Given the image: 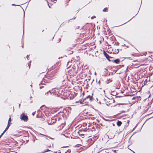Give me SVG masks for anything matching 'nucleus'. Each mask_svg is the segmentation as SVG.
Segmentation results:
<instances>
[{
    "label": "nucleus",
    "instance_id": "1",
    "mask_svg": "<svg viewBox=\"0 0 153 153\" xmlns=\"http://www.w3.org/2000/svg\"><path fill=\"white\" fill-rule=\"evenodd\" d=\"M103 54L108 61H110V59H113V58L110 56L105 51L103 50Z\"/></svg>",
    "mask_w": 153,
    "mask_h": 153
},
{
    "label": "nucleus",
    "instance_id": "2",
    "mask_svg": "<svg viewBox=\"0 0 153 153\" xmlns=\"http://www.w3.org/2000/svg\"><path fill=\"white\" fill-rule=\"evenodd\" d=\"M21 119L25 121H27L28 119V117L26 115H25L24 114H22L21 115Z\"/></svg>",
    "mask_w": 153,
    "mask_h": 153
},
{
    "label": "nucleus",
    "instance_id": "3",
    "mask_svg": "<svg viewBox=\"0 0 153 153\" xmlns=\"http://www.w3.org/2000/svg\"><path fill=\"white\" fill-rule=\"evenodd\" d=\"M104 80L107 83H109L112 81V79L110 77H105Z\"/></svg>",
    "mask_w": 153,
    "mask_h": 153
},
{
    "label": "nucleus",
    "instance_id": "4",
    "mask_svg": "<svg viewBox=\"0 0 153 153\" xmlns=\"http://www.w3.org/2000/svg\"><path fill=\"white\" fill-rule=\"evenodd\" d=\"M90 73L91 74V73L90 71L85 73V72L83 73L82 75V76H91L90 75H89ZM90 75H91V74H90Z\"/></svg>",
    "mask_w": 153,
    "mask_h": 153
},
{
    "label": "nucleus",
    "instance_id": "5",
    "mask_svg": "<svg viewBox=\"0 0 153 153\" xmlns=\"http://www.w3.org/2000/svg\"><path fill=\"white\" fill-rule=\"evenodd\" d=\"M66 75L68 76V75L70 76H75L74 74L73 73H72V71H68V73H66Z\"/></svg>",
    "mask_w": 153,
    "mask_h": 153
},
{
    "label": "nucleus",
    "instance_id": "6",
    "mask_svg": "<svg viewBox=\"0 0 153 153\" xmlns=\"http://www.w3.org/2000/svg\"><path fill=\"white\" fill-rule=\"evenodd\" d=\"M112 62L116 64H119L120 62V60L119 59H117L115 60L113 59Z\"/></svg>",
    "mask_w": 153,
    "mask_h": 153
},
{
    "label": "nucleus",
    "instance_id": "7",
    "mask_svg": "<svg viewBox=\"0 0 153 153\" xmlns=\"http://www.w3.org/2000/svg\"><path fill=\"white\" fill-rule=\"evenodd\" d=\"M117 125L119 126H120L122 124V122L120 121H118L117 122Z\"/></svg>",
    "mask_w": 153,
    "mask_h": 153
},
{
    "label": "nucleus",
    "instance_id": "8",
    "mask_svg": "<svg viewBox=\"0 0 153 153\" xmlns=\"http://www.w3.org/2000/svg\"><path fill=\"white\" fill-rule=\"evenodd\" d=\"M78 68V65H73L72 68L74 69L75 70V71H76V68Z\"/></svg>",
    "mask_w": 153,
    "mask_h": 153
},
{
    "label": "nucleus",
    "instance_id": "9",
    "mask_svg": "<svg viewBox=\"0 0 153 153\" xmlns=\"http://www.w3.org/2000/svg\"><path fill=\"white\" fill-rule=\"evenodd\" d=\"M103 11L104 12H107L108 11V8L105 7L103 10Z\"/></svg>",
    "mask_w": 153,
    "mask_h": 153
},
{
    "label": "nucleus",
    "instance_id": "10",
    "mask_svg": "<svg viewBox=\"0 0 153 153\" xmlns=\"http://www.w3.org/2000/svg\"><path fill=\"white\" fill-rule=\"evenodd\" d=\"M76 18V17H74L73 18H72V19H69L68 20V22H70V20H71V19H75Z\"/></svg>",
    "mask_w": 153,
    "mask_h": 153
},
{
    "label": "nucleus",
    "instance_id": "11",
    "mask_svg": "<svg viewBox=\"0 0 153 153\" xmlns=\"http://www.w3.org/2000/svg\"><path fill=\"white\" fill-rule=\"evenodd\" d=\"M7 130H6L5 129L4 131H3V132L1 134V135L0 136V138L1 137V136L3 135V134Z\"/></svg>",
    "mask_w": 153,
    "mask_h": 153
},
{
    "label": "nucleus",
    "instance_id": "12",
    "mask_svg": "<svg viewBox=\"0 0 153 153\" xmlns=\"http://www.w3.org/2000/svg\"><path fill=\"white\" fill-rule=\"evenodd\" d=\"M91 97L90 96H88L87 97V98L88 99V98H89V100H91Z\"/></svg>",
    "mask_w": 153,
    "mask_h": 153
},
{
    "label": "nucleus",
    "instance_id": "13",
    "mask_svg": "<svg viewBox=\"0 0 153 153\" xmlns=\"http://www.w3.org/2000/svg\"><path fill=\"white\" fill-rule=\"evenodd\" d=\"M10 126L9 124H8L7 126V127L5 129L6 130H7L8 128H9V127Z\"/></svg>",
    "mask_w": 153,
    "mask_h": 153
},
{
    "label": "nucleus",
    "instance_id": "14",
    "mask_svg": "<svg viewBox=\"0 0 153 153\" xmlns=\"http://www.w3.org/2000/svg\"><path fill=\"white\" fill-rule=\"evenodd\" d=\"M119 52V49H117L116 50V53H115V54L118 53Z\"/></svg>",
    "mask_w": 153,
    "mask_h": 153
},
{
    "label": "nucleus",
    "instance_id": "15",
    "mask_svg": "<svg viewBox=\"0 0 153 153\" xmlns=\"http://www.w3.org/2000/svg\"><path fill=\"white\" fill-rule=\"evenodd\" d=\"M31 62V61H30V62L29 63H28V65L29 66V68H30V62Z\"/></svg>",
    "mask_w": 153,
    "mask_h": 153
},
{
    "label": "nucleus",
    "instance_id": "16",
    "mask_svg": "<svg viewBox=\"0 0 153 153\" xmlns=\"http://www.w3.org/2000/svg\"><path fill=\"white\" fill-rule=\"evenodd\" d=\"M10 122H11V118L10 117L9 119V120H8V124H9V123H10Z\"/></svg>",
    "mask_w": 153,
    "mask_h": 153
},
{
    "label": "nucleus",
    "instance_id": "17",
    "mask_svg": "<svg viewBox=\"0 0 153 153\" xmlns=\"http://www.w3.org/2000/svg\"><path fill=\"white\" fill-rule=\"evenodd\" d=\"M134 17V16L133 17ZM133 18V17L132 18H131L129 20H128V21H127V22H126V23H124V24H122V25H123V24H125V23H127V22H129V21H130V20H131V19Z\"/></svg>",
    "mask_w": 153,
    "mask_h": 153
},
{
    "label": "nucleus",
    "instance_id": "18",
    "mask_svg": "<svg viewBox=\"0 0 153 153\" xmlns=\"http://www.w3.org/2000/svg\"><path fill=\"white\" fill-rule=\"evenodd\" d=\"M43 74L44 73L45 74H43V75H42V76H46V75L45 74V72H43Z\"/></svg>",
    "mask_w": 153,
    "mask_h": 153
},
{
    "label": "nucleus",
    "instance_id": "19",
    "mask_svg": "<svg viewBox=\"0 0 153 153\" xmlns=\"http://www.w3.org/2000/svg\"><path fill=\"white\" fill-rule=\"evenodd\" d=\"M96 17L95 16H93L91 17V19H93V18H95Z\"/></svg>",
    "mask_w": 153,
    "mask_h": 153
},
{
    "label": "nucleus",
    "instance_id": "20",
    "mask_svg": "<svg viewBox=\"0 0 153 153\" xmlns=\"http://www.w3.org/2000/svg\"><path fill=\"white\" fill-rule=\"evenodd\" d=\"M119 44V43L118 42H117L116 43V45H118Z\"/></svg>",
    "mask_w": 153,
    "mask_h": 153
},
{
    "label": "nucleus",
    "instance_id": "21",
    "mask_svg": "<svg viewBox=\"0 0 153 153\" xmlns=\"http://www.w3.org/2000/svg\"><path fill=\"white\" fill-rule=\"evenodd\" d=\"M80 103L81 104H83L84 103H83L82 101V100H81L80 101Z\"/></svg>",
    "mask_w": 153,
    "mask_h": 153
},
{
    "label": "nucleus",
    "instance_id": "22",
    "mask_svg": "<svg viewBox=\"0 0 153 153\" xmlns=\"http://www.w3.org/2000/svg\"><path fill=\"white\" fill-rule=\"evenodd\" d=\"M12 6H14V5H16V6H19L20 5H16L15 4H13L12 5Z\"/></svg>",
    "mask_w": 153,
    "mask_h": 153
},
{
    "label": "nucleus",
    "instance_id": "23",
    "mask_svg": "<svg viewBox=\"0 0 153 153\" xmlns=\"http://www.w3.org/2000/svg\"><path fill=\"white\" fill-rule=\"evenodd\" d=\"M48 151H49L48 149H47V150H45V151H44V152H48Z\"/></svg>",
    "mask_w": 153,
    "mask_h": 153
},
{
    "label": "nucleus",
    "instance_id": "24",
    "mask_svg": "<svg viewBox=\"0 0 153 153\" xmlns=\"http://www.w3.org/2000/svg\"><path fill=\"white\" fill-rule=\"evenodd\" d=\"M29 56L28 55H27L26 56V57L27 58V59H28V57H29Z\"/></svg>",
    "mask_w": 153,
    "mask_h": 153
},
{
    "label": "nucleus",
    "instance_id": "25",
    "mask_svg": "<svg viewBox=\"0 0 153 153\" xmlns=\"http://www.w3.org/2000/svg\"><path fill=\"white\" fill-rule=\"evenodd\" d=\"M59 41L58 42H60V40H61V39L60 38H59Z\"/></svg>",
    "mask_w": 153,
    "mask_h": 153
},
{
    "label": "nucleus",
    "instance_id": "26",
    "mask_svg": "<svg viewBox=\"0 0 153 153\" xmlns=\"http://www.w3.org/2000/svg\"><path fill=\"white\" fill-rule=\"evenodd\" d=\"M63 23H64V22L62 23L61 25H64V24H63Z\"/></svg>",
    "mask_w": 153,
    "mask_h": 153
},
{
    "label": "nucleus",
    "instance_id": "27",
    "mask_svg": "<svg viewBox=\"0 0 153 153\" xmlns=\"http://www.w3.org/2000/svg\"><path fill=\"white\" fill-rule=\"evenodd\" d=\"M112 60H113L110 59V61H109V62H111H111H112Z\"/></svg>",
    "mask_w": 153,
    "mask_h": 153
},
{
    "label": "nucleus",
    "instance_id": "28",
    "mask_svg": "<svg viewBox=\"0 0 153 153\" xmlns=\"http://www.w3.org/2000/svg\"><path fill=\"white\" fill-rule=\"evenodd\" d=\"M23 28H24V24H23ZM24 33V29H23V33Z\"/></svg>",
    "mask_w": 153,
    "mask_h": 153
},
{
    "label": "nucleus",
    "instance_id": "29",
    "mask_svg": "<svg viewBox=\"0 0 153 153\" xmlns=\"http://www.w3.org/2000/svg\"><path fill=\"white\" fill-rule=\"evenodd\" d=\"M22 48H23V45H22Z\"/></svg>",
    "mask_w": 153,
    "mask_h": 153
},
{
    "label": "nucleus",
    "instance_id": "30",
    "mask_svg": "<svg viewBox=\"0 0 153 153\" xmlns=\"http://www.w3.org/2000/svg\"><path fill=\"white\" fill-rule=\"evenodd\" d=\"M134 153H135L134 151H132Z\"/></svg>",
    "mask_w": 153,
    "mask_h": 153
},
{
    "label": "nucleus",
    "instance_id": "31",
    "mask_svg": "<svg viewBox=\"0 0 153 153\" xmlns=\"http://www.w3.org/2000/svg\"><path fill=\"white\" fill-rule=\"evenodd\" d=\"M25 12H24V16H25Z\"/></svg>",
    "mask_w": 153,
    "mask_h": 153
},
{
    "label": "nucleus",
    "instance_id": "32",
    "mask_svg": "<svg viewBox=\"0 0 153 153\" xmlns=\"http://www.w3.org/2000/svg\"><path fill=\"white\" fill-rule=\"evenodd\" d=\"M96 74V73L95 72V74Z\"/></svg>",
    "mask_w": 153,
    "mask_h": 153
},
{
    "label": "nucleus",
    "instance_id": "33",
    "mask_svg": "<svg viewBox=\"0 0 153 153\" xmlns=\"http://www.w3.org/2000/svg\"><path fill=\"white\" fill-rule=\"evenodd\" d=\"M48 6L49 7H50V6L49 5H48Z\"/></svg>",
    "mask_w": 153,
    "mask_h": 153
},
{
    "label": "nucleus",
    "instance_id": "34",
    "mask_svg": "<svg viewBox=\"0 0 153 153\" xmlns=\"http://www.w3.org/2000/svg\"><path fill=\"white\" fill-rule=\"evenodd\" d=\"M54 36H53V38H54Z\"/></svg>",
    "mask_w": 153,
    "mask_h": 153
},
{
    "label": "nucleus",
    "instance_id": "35",
    "mask_svg": "<svg viewBox=\"0 0 153 153\" xmlns=\"http://www.w3.org/2000/svg\"><path fill=\"white\" fill-rule=\"evenodd\" d=\"M115 151H116L115 150L114 151V152H115Z\"/></svg>",
    "mask_w": 153,
    "mask_h": 153
}]
</instances>
